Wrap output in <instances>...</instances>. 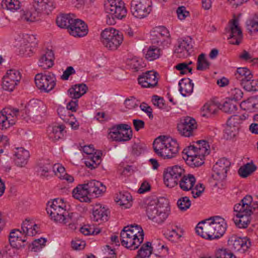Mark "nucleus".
<instances>
[{
  "instance_id": "ddd939ff",
  "label": "nucleus",
  "mask_w": 258,
  "mask_h": 258,
  "mask_svg": "<svg viewBox=\"0 0 258 258\" xmlns=\"http://www.w3.org/2000/svg\"><path fill=\"white\" fill-rule=\"evenodd\" d=\"M231 165L230 162L226 158L219 159L213 167L212 176L215 180H223L227 176V172Z\"/></svg>"
},
{
  "instance_id": "4be33fe9",
  "label": "nucleus",
  "mask_w": 258,
  "mask_h": 258,
  "mask_svg": "<svg viewBox=\"0 0 258 258\" xmlns=\"http://www.w3.org/2000/svg\"><path fill=\"white\" fill-rule=\"evenodd\" d=\"M183 151L187 155L186 163L191 167H199L204 164L206 155L201 156L200 154H197V152L194 150L187 148L184 149Z\"/></svg>"
},
{
  "instance_id": "0e129e2a",
  "label": "nucleus",
  "mask_w": 258,
  "mask_h": 258,
  "mask_svg": "<svg viewBox=\"0 0 258 258\" xmlns=\"http://www.w3.org/2000/svg\"><path fill=\"white\" fill-rule=\"evenodd\" d=\"M34 47L20 43V53L26 56H30L33 52Z\"/></svg>"
},
{
  "instance_id": "72a5a7b5",
  "label": "nucleus",
  "mask_w": 258,
  "mask_h": 258,
  "mask_svg": "<svg viewBox=\"0 0 258 258\" xmlns=\"http://www.w3.org/2000/svg\"><path fill=\"white\" fill-rule=\"evenodd\" d=\"M196 181V178L192 174H188L184 175L178 182L181 189L184 191H188L192 189Z\"/></svg>"
},
{
  "instance_id": "aec40b11",
  "label": "nucleus",
  "mask_w": 258,
  "mask_h": 258,
  "mask_svg": "<svg viewBox=\"0 0 258 258\" xmlns=\"http://www.w3.org/2000/svg\"><path fill=\"white\" fill-rule=\"evenodd\" d=\"M230 35L229 39H230V43L232 44L238 45L242 38L241 30L239 26L238 20L233 19L230 23Z\"/></svg>"
},
{
  "instance_id": "6e6d98bb",
  "label": "nucleus",
  "mask_w": 258,
  "mask_h": 258,
  "mask_svg": "<svg viewBox=\"0 0 258 258\" xmlns=\"http://www.w3.org/2000/svg\"><path fill=\"white\" fill-rule=\"evenodd\" d=\"M26 241L25 237L22 238L21 236H18L12 238H9V242L13 248L19 249L24 246L23 243Z\"/></svg>"
},
{
  "instance_id": "dca6fc26",
  "label": "nucleus",
  "mask_w": 258,
  "mask_h": 258,
  "mask_svg": "<svg viewBox=\"0 0 258 258\" xmlns=\"http://www.w3.org/2000/svg\"><path fill=\"white\" fill-rule=\"evenodd\" d=\"M151 40L153 44L159 46H164V43H168L169 32L164 27L157 28L151 32Z\"/></svg>"
},
{
  "instance_id": "49530a36",
  "label": "nucleus",
  "mask_w": 258,
  "mask_h": 258,
  "mask_svg": "<svg viewBox=\"0 0 258 258\" xmlns=\"http://www.w3.org/2000/svg\"><path fill=\"white\" fill-rule=\"evenodd\" d=\"M127 65L135 72L141 71L144 68V64L140 59L136 57L127 59L126 60Z\"/></svg>"
},
{
  "instance_id": "2f4dec72",
  "label": "nucleus",
  "mask_w": 258,
  "mask_h": 258,
  "mask_svg": "<svg viewBox=\"0 0 258 258\" xmlns=\"http://www.w3.org/2000/svg\"><path fill=\"white\" fill-rule=\"evenodd\" d=\"M88 90V87L85 84L75 85L68 90V94L70 98L77 99L84 95Z\"/></svg>"
},
{
  "instance_id": "f3484780",
  "label": "nucleus",
  "mask_w": 258,
  "mask_h": 258,
  "mask_svg": "<svg viewBox=\"0 0 258 258\" xmlns=\"http://www.w3.org/2000/svg\"><path fill=\"white\" fill-rule=\"evenodd\" d=\"M158 73L153 71L143 73L138 78L139 84L144 88H152L158 83Z\"/></svg>"
},
{
  "instance_id": "6e6552de",
  "label": "nucleus",
  "mask_w": 258,
  "mask_h": 258,
  "mask_svg": "<svg viewBox=\"0 0 258 258\" xmlns=\"http://www.w3.org/2000/svg\"><path fill=\"white\" fill-rule=\"evenodd\" d=\"M133 136L132 130L130 125L121 123L110 129L108 138L113 141L126 142L130 140Z\"/></svg>"
},
{
  "instance_id": "a878e982",
  "label": "nucleus",
  "mask_w": 258,
  "mask_h": 258,
  "mask_svg": "<svg viewBox=\"0 0 258 258\" xmlns=\"http://www.w3.org/2000/svg\"><path fill=\"white\" fill-rule=\"evenodd\" d=\"M65 217L61 224L68 226L69 229L72 230L76 229L79 221L81 218L80 214L77 212L69 213L68 212V214H66Z\"/></svg>"
},
{
  "instance_id": "20e7f679",
  "label": "nucleus",
  "mask_w": 258,
  "mask_h": 258,
  "mask_svg": "<svg viewBox=\"0 0 258 258\" xmlns=\"http://www.w3.org/2000/svg\"><path fill=\"white\" fill-rule=\"evenodd\" d=\"M54 8L51 0H33L32 8L25 12L22 19L30 22L39 20L42 14L49 15Z\"/></svg>"
},
{
  "instance_id": "5701e85b",
  "label": "nucleus",
  "mask_w": 258,
  "mask_h": 258,
  "mask_svg": "<svg viewBox=\"0 0 258 258\" xmlns=\"http://www.w3.org/2000/svg\"><path fill=\"white\" fill-rule=\"evenodd\" d=\"M242 117L238 115H234L229 118L227 121V126L225 129L226 133L229 134L230 138L235 136L237 131L238 129V125L243 119H245L246 116L244 115Z\"/></svg>"
},
{
  "instance_id": "e2e57ef3",
  "label": "nucleus",
  "mask_w": 258,
  "mask_h": 258,
  "mask_svg": "<svg viewBox=\"0 0 258 258\" xmlns=\"http://www.w3.org/2000/svg\"><path fill=\"white\" fill-rule=\"evenodd\" d=\"M216 258H236V256L229 250L221 249L217 250Z\"/></svg>"
},
{
  "instance_id": "412c9836",
  "label": "nucleus",
  "mask_w": 258,
  "mask_h": 258,
  "mask_svg": "<svg viewBox=\"0 0 258 258\" xmlns=\"http://www.w3.org/2000/svg\"><path fill=\"white\" fill-rule=\"evenodd\" d=\"M30 105L33 112L32 118L34 121L40 122L42 118L45 115L46 107L40 100H32Z\"/></svg>"
},
{
  "instance_id": "4468645a",
  "label": "nucleus",
  "mask_w": 258,
  "mask_h": 258,
  "mask_svg": "<svg viewBox=\"0 0 258 258\" xmlns=\"http://www.w3.org/2000/svg\"><path fill=\"white\" fill-rule=\"evenodd\" d=\"M197 128L196 120L190 117L187 116L182 119L177 125V130L182 136L189 137L193 135L194 131Z\"/></svg>"
},
{
  "instance_id": "39448f33",
  "label": "nucleus",
  "mask_w": 258,
  "mask_h": 258,
  "mask_svg": "<svg viewBox=\"0 0 258 258\" xmlns=\"http://www.w3.org/2000/svg\"><path fill=\"white\" fill-rule=\"evenodd\" d=\"M104 9L106 14V23L114 25L116 19L121 20L126 17L127 10L122 0H106L104 3Z\"/></svg>"
},
{
  "instance_id": "3c124183",
  "label": "nucleus",
  "mask_w": 258,
  "mask_h": 258,
  "mask_svg": "<svg viewBox=\"0 0 258 258\" xmlns=\"http://www.w3.org/2000/svg\"><path fill=\"white\" fill-rule=\"evenodd\" d=\"M237 104L232 102V100L228 98L226 100L220 109L226 113H233L237 110Z\"/></svg>"
},
{
  "instance_id": "bb28decb",
  "label": "nucleus",
  "mask_w": 258,
  "mask_h": 258,
  "mask_svg": "<svg viewBox=\"0 0 258 258\" xmlns=\"http://www.w3.org/2000/svg\"><path fill=\"white\" fill-rule=\"evenodd\" d=\"M108 209L102 207L100 204H97L93 209L92 219L96 222L99 220L106 221L108 219Z\"/></svg>"
},
{
  "instance_id": "f257e3e1",
  "label": "nucleus",
  "mask_w": 258,
  "mask_h": 258,
  "mask_svg": "<svg viewBox=\"0 0 258 258\" xmlns=\"http://www.w3.org/2000/svg\"><path fill=\"white\" fill-rule=\"evenodd\" d=\"M226 223L222 218L216 216L199 222L196 233L202 237L212 240L220 238L225 232Z\"/></svg>"
},
{
  "instance_id": "7c9ffc66",
  "label": "nucleus",
  "mask_w": 258,
  "mask_h": 258,
  "mask_svg": "<svg viewBox=\"0 0 258 258\" xmlns=\"http://www.w3.org/2000/svg\"><path fill=\"white\" fill-rule=\"evenodd\" d=\"M187 149L194 150L197 154L200 155H207L210 153L209 146L208 143L204 140L198 141L195 144L188 146Z\"/></svg>"
},
{
  "instance_id": "680f3d73",
  "label": "nucleus",
  "mask_w": 258,
  "mask_h": 258,
  "mask_svg": "<svg viewBox=\"0 0 258 258\" xmlns=\"http://www.w3.org/2000/svg\"><path fill=\"white\" fill-rule=\"evenodd\" d=\"M203 110L206 111L209 114H214L218 111L220 106H218L213 102L208 103L205 104L203 107Z\"/></svg>"
},
{
  "instance_id": "58836bf2",
  "label": "nucleus",
  "mask_w": 258,
  "mask_h": 258,
  "mask_svg": "<svg viewBox=\"0 0 258 258\" xmlns=\"http://www.w3.org/2000/svg\"><path fill=\"white\" fill-rule=\"evenodd\" d=\"M73 20L70 14L61 15L57 17L56 23L59 27L69 30Z\"/></svg>"
},
{
  "instance_id": "7ed1b4c3",
  "label": "nucleus",
  "mask_w": 258,
  "mask_h": 258,
  "mask_svg": "<svg viewBox=\"0 0 258 258\" xmlns=\"http://www.w3.org/2000/svg\"><path fill=\"white\" fill-rule=\"evenodd\" d=\"M155 153L164 159L174 157L179 151L177 142L172 138L160 136L156 138L153 144Z\"/></svg>"
},
{
  "instance_id": "1a4fd4ad",
  "label": "nucleus",
  "mask_w": 258,
  "mask_h": 258,
  "mask_svg": "<svg viewBox=\"0 0 258 258\" xmlns=\"http://www.w3.org/2000/svg\"><path fill=\"white\" fill-rule=\"evenodd\" d=\"M151 0H132L131 11L136 18L142 19L146 17L152 11Z\"/></svg>"
},
{
  "instance_id": "de8ad7c7",
  "label": "nucleus",
  "mask_w": 258,
  "mask_h": 258,
  "mask_svg": "<svg viewBox=\"0 0 258 258\" xmlns=\"http://www.w3.org/2000/svg\"><path fill=\"white\" fill-rule=\"evenodd\" d=\"M51 168V165L48 160H43L38 163V172L41 176L47 177Z\"/></svg>"
},
{
  "instance_id": "c9c22d12",
  "label": "nucleus",
  "mask_w": 258,
  "mask_h": 258,
  "mask_svg": "<svg viewBox=\"0 0 258 258\" xmlns=\"http://www.w3.org/2000/svg\"><path fill=\"white\" fill-rule=\"evenodd\" d=\"M37 227L38 226L36 224H34L30 220L26 219L22 224V232L25 236H33L37 233L36 231Z\"/></svg>"
},
{
  "instance_id": "052dcab7",
  "label": "nucleus",
  "mask_w": 258,
  "mask_h": 258,
  "mask_svg": "<svg viewBox=\"0 0 258 258\" xmlns=\"http://www.w3.org/2000/svg\"><path fill=\"white\" fill-rule=\"evenodd\" d=\"M229 98L232 100L237 101L240 100L243 96L242 91L240 89L237 88L231 89L229 92Z\"/></svg>"
},
{
  "instance_id": "09e8293b",
  "label": "nucleus",
  "mask_w": 258,
  "mask_h": 258,
  "mask_svg": "<svg viewBox=\"0 0 258 258\" xmlns=\"http://www.w3.org/2000/svg\"><path fill=\"white\" fill-rule=\"evenodd\" d=\"M143 242L142 239L132 236L128 240L125 241L122 245L131 250H135L137 249Z\"/></svg>"
},
{
  "instance_id": "0eeeda50",
  "label": "nucleus",
  "mask_w": 258,
  "mask_h": 258,
  "mask_svg": "<svg viewBox=\"0 0 258 258\" xmlns=\"http://www.w3.org/2000/svg\"><path fill=\"white\" fill-rule=\"evenodd\" d=\"M101 35L102 43L109 50H116L123 41L122 34L112 28L105 29Z\"/></svg>"
},
{
  "instance_id": "a19ab883",
  "label": "nucleus",
  "mask_w": 258,
  "mask_h": 258,
  "mask_svg": "<svg viewBox=\"0 0 258 258\" xmlns=\"http://www.w3.org/2000/svg\"><path fill=\"white\" fill-rule=\"evenodd\" d=\"M161 55V49L155 46H150L145 53V58L149 60L153 61L158 58Z\"/></svg>"
},
{
  "instance_id": "f03ea898",
  "label": "nucleus",
  "mask_w": 258,
  "mask_h": 258,
  "mask_svg": "<svg viewBox=\"0 0 258 258\" xmlns=\"http://www.w3.org/2000/svg\"><path fill=\"white\" fill-rule=\"evenodd\" d=\"M146 203L147 215L153 221L158 224L162 223L168 216L170 207L165 199H161L158 201L148 199Z\"/></svg>"
},
{
  "instance_id": "864d4df0",
  "label": "nucleus",
  "mask_w": 258,
  "mask_h": 258,
  "mask_svg": "<svg viewBox=\"0 0 258 258\" xmlns=\"http://www.w3.org/2000/svg\"><path fill=\"white\" fill-rule=\"evenodd\" d=\"M243 88L247 91H256L258 90V80L251 79L243 83Z\"/></svg>"
},
{
  "instance_id": "8fccbe9b",
  "label": "nucleus",
  "mask_w": 258,
  "mask_h": 258,
  "mask_svg": "<svg viewBox=\"0 0 258 258\" xmlns=\"http://www.w3.org/2000/svg\"><path fill=\"white\" fill-rule=\"evenodd\" d=\"M210 63L208 61L204 53L199 55L197 60V69L199 71H205L209 68Z\"/></svg>"
},
{
  "instance_id": "c85d7f7f",
  "label": "nucleus",
  "mask_w": 258,
  "mask_h": 258,
  "mask_svg": "<svg viewBox=\"0 0 258 258\" xmlns=\"http://www.w3.org/2000/svg\"><path fill=\"white\" fill-rule=\"evenodd\" d=\"M89 194H94L95 196L100 195L106 190V187L99 181L92 180L85 184Z\"/></svg>"
},
{
  "instance_id": "393cba45",
  "label": "nucleus",
  "mask_w": 258,
  "mask_h": 258,
  "mask_svg": "<svg viewBox=\"0 0 258 258\" xmlns=\"http://www.w3.org/2000/svg\"><path fill=\"white\" fill-rule=\"evenodd\" d=\"M54 55L52 50L47 49L42 54L38 61V65L43 69H48L53 66Z\"/></svg>"
},
{
  "instance_id": "2eb2a0df",
  "label": "nucleus",
  "mask_w": 258,
  "mask_h": 258,
  "mask_svg": "<svg viewBox=\"0 0 258 258\" xmlns=\"http://www.w3.org/2000/svg\"><path fill=\"white\" fill-rule=\"evenodd\" d=\"M192 40L190 37L180 38L178 40L177 43L174 49V53L176 56L179 58L187 57L192 50Z\"/></svg>"
},
{
  "instance_id": "6ab92c4d",
  "label": "nucleus",
  "mask_w": 258,
  "mask_h": 258,
  "mask_svg": "<svg viewBox=\"0 0 258 258\" xmlns=\"http://www.w3.org/2000/svg\"><path fill=\"white\" fill-rule=\"evenodd\" d=\"M69 31L71 35L81 37L86 35L88 30L87 26L84 22L80 19H74Z\"/></svg>"
},
{
  "instance_id": "79ce46f5",
  "label": "nucleus",
  "mask_w": 258,
  "mask_h": 258,
  "mask_svg": "<svg viewBox=\"0 0 258 258\" xmlns=\"http://www.w3.org/2000/svg\"><path fill=\"white\" fill-rule=\"evenodd\" d=\"M256 169V167L254 164L252 163H248L240 167L238 174L241 177L245 178L253 173Z\"/></svg>"
},
{
  "instance_id": "9b49d317",
  "label": "nucleus",
  "mask_w": 258,
  "mask_h": 258,
  "mask_svg": "<svg viewBox=\"0 0 258 258\" xmlns=\"http://www.w3.org/2000/svg\"><path fill=\"white\" fill-rule=\"evenodd\" d=\"M21 79L20 73L16 70L8 71L3 77L2 87L3 89L11 92L17 86Z\"/></svg>"
},
{
  "instance_id": "f704fd0d",
  "label": "nucleus",
  "mask_w": 258,
  "mask_h": 258,
  "mask_svg": "<svg viewBox=\"0 0 258 258\" xmlns=\"http://www.w3.org/2000/svg\"><path fill=\"white\" fill-rule=\"evenodd\" d=\"M64 129L63 125L49 127L47 131L49 139L54 141L61 139L63 136Z\"/></svg>"
},
{
  "instance_id": "69168bd1",
  "label": "nucleus",
  "mask_w": 258,
  "mask_h": 258,
  "mask_svg": "<svg viewBox=\"0 0 258 258\" xmlns=\"http://www.w3.org/2000/svg\"><path fill=\"white\" fill-rule=\"evenodd\" d=\"M56 206L57 208H66V205L64 203L63 199L59 198L54 199L51 203L48 202L47 207L56 208Z\"/></svg>"
},
{
  "instance_id": "4d7b16f0",
  "label": "nucleus",
  "mask_w": 258,
  "mask_h": 258,
  "mask_svg": "<svg viewBox=\"0 0 258 258\" xmlns=\"http://www.w3.org/2000/svg\"><path fill=\"white\" fill-rule=\"evenodd\" d=\"M20 43L35 47L37 44V41L34 35L26 34L20 40Z\"/></svg>"
},
{
  "instance_id": "13d9d810",
  "label": "nucleus",
  "mask_w": 258,
  "mask_h": 258,
  "mask_svg": "<svg viewBox=\"0 0 258 258\" xmlns=\"http://www.w3.org/2000/svg\"><path fill=\"white\" fill-rule=\"evenodd\" d=\"M14 125V120H10L3 112H0V129L5 130Z\"/></svg>"
},
{
  "instance_id": "b1692460",
  "label": "nucleus",
  "mask_w": 258,
  "mask_h": 258,
  "mask_svg": "<svg viewBox=\"0 0 258 258\" xmlns=\"http://www.w3.org/2000/svg\"><path fill=\"white\" fill-rule=\"evenodd\" d=\"M47 213L49 215L51 219L55 222L61 224L66 217V214H68L66 208H46Z\"/></svg>"
},
{
  "instance_id": "cd10ccee",
  "label": "nucleus",
  "mask_w": 258,
  "mask_h": 258,
  "mask_svg": "<svg viewBox=\"0 0 258 258\" xmlns=\"http://www.w3.org/2000/svg\"><path fill=\"white\" fill-rule=\"evenodd\" d=\"M89 194L87 188L85 187V184H80L73 190V197L81 202H89L90 199L88 195Z\"/></svg>"
},
{
  "instance_id": "5fc2aeb1",
  "label": "nucleus",
  "mask_w": 258,
  "mask_h": 258,
  "mask_svg": "<svg viewBox=\"0 0 258 258\" xmlns=\"http://www.w3.org/2000/svg\"><path fill=\"white\" fill-rule=\"evenodd\" d=\"M178 208L182 211H185L189 208L191 201L188 197H183L179 199L177 202Z\"/></svg>"
},
{
  "instance_id": "a18cd8bd",
  "label": "nucleus",
  "mask_w": 258,
  "mask_h": 258,
  "mask_svg": "<svg viewBox=\"0 0 258 258\" xmlns=\"http://www.w3.org/2000/svg\"><path fill=\"white\" fill-rule=\"evenodd\" d=\"M86 166L91 169L96 168L101 163V157L96 153L89 156L85 160Z\"/></svg>"
},
{
  "instance_id": "a211bd4d",
  "label": "nucleus",
  "mask_w": 258,
  "mask_h": 258,
  "mask_svg": "<svg viewBox=\"0 0 258 258\" xmlns=\"http://www.w3.org/2000/svg\"><path fill=\"white\" fill-rule=\"evenodd\" d=\"M228 243L232 245L235 251L245 252L251 246V242L246 237L243 238L232 236L228 240Z\"/></svg>"
},
{
  "instance_id": "c03bdc74",
  "label": "nucleus",
  "mask_w": 258,
  "mask_h": 258,
  "mask_svg": "<svg viewBox=\"0 0 258 258\" xmlns=\"http://www.w3.org/2000/svg\"><path fill=\"white\" fill-rule=\"evenodd\" d=\"M1 5L3 9L11 11H16L21 8V3L18 0H3Z\"/></svg>"
},
{
  "instance_id": "e433bc0d",
  "label": "nucleus",
  "mask_w": 258,
  "mask_h": 258,
  "mask_svg": "<svg viewBox=\"0 0 258 258\" xmlns=\"http://www.w3.org/2000/svg\"><path fill=\"white\" fill-rule=\"evenodd\" d=\"M180 87L179 91L183 96H186L190 95L193 91L194 84L191 80H181L178 83Z\"/></svg>"
},
{
  "instance_id": "4c0bfd02",
  "label": "nucleus",
  "mask_w": 258,
  "mask_h": 258,
  "mask_svg": "<svg viewBox=\"0 0 258 258\" xmlns=\"http://www.w3.org/2000/svg\"><path fill=\"white\" fill-rule=\"evenodd\" d=\"M131 200L132 196L127 192H120L115 197L116 202L120 206H124L125 208H128L131 206Z\"/></svg>"
},
{
  "instance_id": "774afa93",
  "label": "nucleus",
  "mask_w": 258,
  "mask_h": 258,
  "mask_svg": "<svg viewBox=\"0 0 258 258\" xmlns=\"http://www.w3.org/2000/svg\"><path fill=\"white\" fill-rule=\"evenodd\" d=\"M52 170L55 175L59 178L65 173L64 167L59 164H54L52 167Z\"/></svg>"
},
{
  "instance_id": "423d86ee",
  "label": "nucleus",
  "mask_w": 258,
  "mask_h": 258,
  "mask_svg": "<svg viewBox=\"0 0 258 258\" xmlns=\"http://www.w3.org/2000/svg\"><path fill=\"white\" fill-rule=\"evenodd\" d=\"M258 209V202L253 203L252 206H247L237 204L234 207L235 218L233 221L240 228H246L251 220V215Z\"/></svg>"
},
{
  "instance_id": "603ef678",
  "label": "nucleus",
  "mask_w": 258,
  "mask_h": 258,
  "mask_svg": "<svg viewBox=\"0 0 258 258\" xmlns=\"http://www.w3.org/2000/svg\"><path fill=\"white\" fill-rule=\"evenodd\" d=\"M2 112L6 116H8L9 119L14 120V124H15L19 112L18 109L6 108L4 109Z\"/></svg>"
},
{
  "instance_id": "ea45409f",
  "label": "nucleus",
  "mask_w": 258,
  "mask_h": 258,
  "mask_svg": "<svg viewBox=\"0 0 258 258\" xmlns=\"http://www.w3.org/2000/svg\"><path fill=\"white\" fill-rule=\"evenodd\" d=\"M153 248L151 246L150 242H147L142 245L138 251V254L135 258H146L149 257L152 253Z\"/></svg>"
},
{
  "instance_id": "bf43d9fd",
  "label": "nucleus",
  "mask_w": 258,
  "mask_h": 258,
  "mask_svg": "<svg viewBox=\"0 0 258 258\" xmlns=\"http://www.w3.org/2000/svg\"><path fill=\"white\" fill-rule=\"evenodd\" d=\"M247 29L251 32H258V16H255L252 19L246 22Z\"/></svg>"
},
{
  "instance_id": "473e14b6",
  "label": "nucleus",
  "mask_w": 258,
  "mask_h": 258,
  "mask_svg": "<svg viewBox=\"0 0 258 258\" xmlns=\"http://www.w3.org/2000/svg\"><path fill=\"white\" fill-rule=\"evenodd\" d=\"M234 77L242 86L243 83L245 82L247 80H251L253 75L247 68H238L234 74Z\"/></svg>"
},
{
  "instance_id": "9d476101",
  "label": "nucleus",
  "mask_w": 258,
  "mask_h": 258,
  "mask_svg": "<svg viewBox=\"0 0 258 258\" xmlns=\"http://www.w3.org/2000/svg\"><path fill=\"white\" fill-rule=\"evenodd\" d=\"M184 170L180 166L169 167L164 172V182L166 186L172 188L177 185L184 175Z\"/></svg>"
},
{
  "instance_id": "c756f323",
  "label": "nucleus",
  "mask_w": 258,
  "mask_h": 258,
  "mask_svg": "<svg viewBox=\"0 0 258 258\" xmlns=\"http://www.w3.org/2000/svg\"><path fill=\"white\" fill-rule=\"evenodd\" d=\"M15 164L19 167H23L27 163L29 157V152L23 148H18L15 153Z\"/></svg>"
},
{
  "instance_id": "f8f14e48",
  "label": "nucleus",
  "mask_w": 258,
  "mask_h": 258,
  "mask_svg": "<svg viewBox=\"0 0 258 258\" xmlns=\"http://www.w3.org/2000/svg\"><path fill=\"white\" fill-rule=\"evenodd\" d=\"M35 81L38 88L46 92L52 90L55 85L54 75L50 73L44 75L42 74H37Z\"/></svg>"
},
{
  "instance_id": "338daca9",
  "label": "nucleus",
  "mask_w": 258,
  "mask_h": 258,
  "mask_svg": "<svg viewBox=\"0 0 258 258\" xmlns=\"http://www.w3.org/2000/svg\"><path fill=\"white\" fill-rule=\"evenodd\" d=\"M174 68L180 71V74L184 75L187 74V72L191 73L192 68L187 66V64L185 62L179 63L176 65Z\"/></svg>"
},
{
  "instance_id": "37998d69",
  "label": "nucleus",
  "mask_w": 258,
  "mask_h": 258,
  "mask_svg": "<svg viewBox=\"0 0 258 258\" xmlns=\"http://www.w3.org/2000/svg\"><path fill=\"white\" fill-rule=\"evenodd\" d=\"M126 228L128 230V232L130 233L133 237L140 238V240L143 241L144 238V234L142 228L138 225H131L125 226Z\"/></svg>"
}]
</instances>
